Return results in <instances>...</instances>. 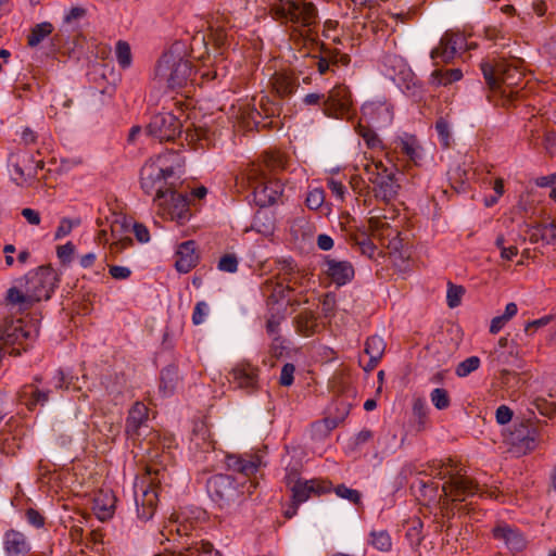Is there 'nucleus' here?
I'll use <instances>...</instances> for the list:
<instances>
[{"label": "nucleus", "mask_w": 556, "mask_h": 556, "mask_svg": "<svg viewBox=\"0 0 556 556\" xmlns=\"http://www.w3.org/2000/svg\"><path fill=\"white\" fill-rule=\"evenodd\" d=\"M86 15V10L80 7L72 8L63 17L64 24L74 25Z\"/></svg>", "instance_id": "nucleus-55"}, {"label": "nucleus", "mask_w": 556, "mask_h": 556, "mask_svg": "<svg viewBox=\"0 0 556 556\" xmlns=\"http://www.w3.org/2000/svg\"><path fill=\"white\" fill-rule=\"evenodd\" d=\"M271 85L280 98L289 97L295 92L299 87L298 77L291 73L278 72L271 77Z\"/></svg>", "instance_id": "nucleus-31"}, {"label": "nucleus", "mask_w": 556, "mask_h": 556, "mask_svg": "<svg viewBox=\"0 0 556 556\" xmlns=\"http://www.w3.org/2000/svg\"><path fill=\"white\" fill-rule=\"evenodd\" d=\"M75 253V245L72 242H67L63 245L58 247L56 254L61 263L68 264Z\"/></svg>", "instance_id": "nucleus-53"}, {"label": "nucleus", "mask_w": 556, "mask_h": 556, "mask_svg": "<svg viewBox=\"0 0 556 556\" xmlns=\"http://www.w3.org/2000/svg\"><path fill=\"white\" fill-rule=\"evenodd\" d=\"M295 323L298 330L304 336H309L313 333L316 326L315 318L311 312L299 314L295 318Z\"/></svg>", "instance_id": "nucleus-41"}, {"label": "nucleus", "mask_w": 556, "mask_h": 556, "mask_svg": "<svg viewBox=\"0 0 556 556\" xmlns=\"http://www.w3.org/2000/svg\"><path fill=\"white\" fill-rule=\"evenodd\" d=\"M493 535L496 540L503 541L513 554L520 553L527 546V541L522 533L508 525H500L495 527Z\"/></svg>", "instance_id": "nucleus-25"}, {"label": "nucleus", "mask_w": 556, "mask_h": 556, "mask_svg": "<svg viewBox=\"0 0 556 556\" xmlns=\"http://www.w3.org/2000/svg\"><path fill=\"white\" fill-rule=\"evenodd\" d=\"M396 149L401 151L414 163H417L421 159L420 147L416 137L405 136L396 142Z\"/></svg>", "instance_id": "nucleus-33"}, {"label": "nucleus", "mask_w": 556, "mask_h": 556, "mask_svg": "<svg viewBox=\"0 0 556 556\" xmlns=\"http://www.w3.org/2000/svg\"><path fill=\"white\" fill-rule=\"evenodd\" d=\"M543 230V243L554 244L556 243V224L554 222L542 225Z\"/></svg>", "instance_id": "nucleus-57"}, {"label": "nucleus", "mask_w": 556, "mask_h": 556, "mask_svg": "<svg viewBox=\"0 0 556 556\" xmlns=\"http://www.w3.org/2000/svg\"><path fill=\"white\" fill-rule=\"evenodd\" d=\"M369 538V544L380 552H389L392 547V540L387 530H372Z\"/></svg>", "instance_id": "nucleus-39"}, {"label": "nucleus", "mask_w": 556, "mask_h": 556, "mask_svg": "<svg viewBox=\"0 0 556 556\" xmlns=\"http://www.w3.org/2000/svg\"><path fill=\"white\" fill-rule=\"evenodd\" d=\"M357 132L365 140L369 148L374 149L380 147L381 141L371 128L359 124L357 127Z\"/></svg>", "instance_id": "nucleus-46"}, {"label": "nucleus", "mask_w": 556, "mask_h": 556, "mask_svg": "<svg viewBox=\"0 0 556 556\" xmlns=\"http://www.w3.org/2000/svg\"><path fill=\"white\" fill-rule=\"evenodd\" d=\"M326 274L338 286L348 283L354 277V268L348 261L325 260Z\"/></svg>", "instance_id": "nucleus-28"}, {"label": "nucleus", "mask_w": 556, "mask_h": 556, "mask_svg": "<svg viewBox=\"0 0 556 556\" xmlns=\"http://www.w3.org/2000/svg\"><path fill=\"white\" fill-rule=\"evenodd\" d=\"M465 293V289L462 286L453 283L448 285L446 301L451 308L457 307L460 304L462 296Z\"/></svg>", "instance_id": "nucleus-47"}, {"label": "nucleus", "mask_w": 556, "mask_h": 556, "mask_svg": "<svg viewBox=\"0 0 556 556\" xmlns=\"http://www.w3.org/2000/svg\"><path fill=\"white\" fill-rule=\"evenodd\" d=\"M178 381V370L175 366H167L161 371L160 390L164 395H168L174 391L176 382Z\"/></svg>", "instance_id": "nucleus-37"}, {"label": "nucleus", "mask_w": 556, "mask_h": 556, "mask_svg": "<svg viewBox=\"0 0 556 556\" xmlns=\"http://www.w3.org/2000/svg\"><path fill=\"white\" fill-rule=\"evenodd\" d=\"M353 110L352 96L344 85L334 86L324 101V113L329 117L350 118Z\"/></svg>", "instance_id": "nucleus-13"}, {"label": "nucleus", "mask_w": 556, "mask_h": 556, "mask_svg": "<svg viewBox=\"0 0 556 556\" xmlns=\"http://www.w3.org/2000/svg\"><path fill=\"white\" fill-rule=\"evenodd\" d=\"M217 267L225 273H236L238 270V258L235 254H225L220 257Z\"/></svg>", "instance_id": "nucleus-51"}, {"label": "nucleus", "mask_w": 556, "mask_h": 556, "mask_svg": "<svg viewBox=\"0 0 556 556\" xmlns=\"http://www.w3.org/2000/svg\"><path fill=\"white\" fill-rule=\"evenodd\" d=\"M465 45V36L460 33L446 31L442 36L439 46L432 49L430 58L432 60L440 59L444 63H448L454 59L457 52L463 50Z\"/></svg>", "instance_id": "nucleus-19"}, {"label": "nucleus", "mask_w": 556, "mask_h": 556, "mask_svg": "<svg viewBox=\"0 0 556 556\" xmlns=\"http://www.w3.org/2000/svg\"><path fill=\"white\" fill-rule=\"evenodd\" d=\"M41 381L40 377H35L34 382L24 386L18 391V401L29 410L36 409L37 406H43L50 400L51 390L40 389L37 383Z\"/></svg>", "instance_id": "nucleus-21"}, {"label": "nucleus", "mask_w": 556, "mask_h": 556, "mask_svg": "<svg viewBox=\"0 0 556 556\" xmlns=\"http://www.w3.org/2000/svg\"><path fill=\"white\" fill-rule=\"evenodd\" d=\"M201 41L204 43L205 47L212 45L214 51L217 54L222 55L223 50L228 42V35L223 28H212L207 37L205 35H202Z\"/></svg>", "instance_id": "nucleus-35"}, {"label": "nucleus", "mask_w": 556, "mask_h": 556, "mask_svg": "<svg viewBox=\"0 0 556 556\" xmlns=\"http://www.w3.org/2000/svg\"><path fill=\"white\" fill-rule=\"evenodd\" d=\"M180 121L170 112H161L153 115L144 128V134L162 141L174 140L181 132Z\"/></svg>", "instance_id": "nucleus-12"}, {"label": "nucleus", "mask_w": 556, "mask_h": 556, "mask_svg": "<svg viewBox=\"0 0 556 556\" xmlns=\"http://www.w3.org/2000/svg\"><path fill=\"white\" fill-rule=\"evenodd\" d=\"M225 464L237 476L215 475L208 479L206 488L211 498L222 509H231L256 488L254 476L261 466V458L257 455L229 454Z\"/></svg>", "instance_id": "nucleus-1"}, {"label": "nucleus", "mask_w": 556, "mask_h": 556, "mask_svg": "<svg viewBox=\"0 0 556 556\" xmlns=\"http://www.w3.org/2000/svg\"><path fill=\"white\" fill-rule=\"evenodd\" d=\"M291 8H271L270 13L274 20L285 26L293 38H309L315 26L319 22L316 5L306 0L293 2Z\"/></svg>", "instance_id": "nucleus-7"}, {"label": "nucleus", "mask_w": 556, "mask_h": 556, "mask_svg": "<svg viewBox=\"0 0 556 556\" xmlns=\"http://www.w3.org/2000/svg\"><path fill=\"white\" fill-rule=\"evenodd\" d=\"M306 205L309 210H318L325 202V192L323 189L315 188L306 197Z\"/></svg>", "instance_id": "nucleus-48"}, {"label": "nucleus", "mask_w": 556, "mask_h": 556, "mask_svg": "<svg viewBox=\"0 0 556 556\" xmlns=\"http://www.w3.org/2000/svg\"><path fill=\"white\" fill-rule=\"evenodd\" d=\"M26 520L29 525L41 528L45 525L43 516L34 508H28L25 513Z\"/></svg>", "instance_id": "nucleus-60"}, {"label": "nucleus", "mask_w": 556, "mask_h": 556, "mask_svg": "<svg viewBox=\"0 0 556 556\" xmlns=\"http://www.w3.org/2000/svg\"><path fill=\"white\" fill-rule=\"evenodd\" d=\"M430 400L435 408L442 410L446 409L450 406V395L448 392L443 388H435L430 393Z\"/></svg>", "instance_id": "nucleus-44"}, {"label": "nucleus", "mask_w": 556, "mask_h": 556, "mask_svg": "<svg viewBox=\"0 0 556 556\" xmlns=\"http://www.w3.org/2000/svg\"><path fill=\"white\" fill-rule=\"evenodd\" d=\"M349 241L359 248L363 255L374 258L377 247L372 243L366 232H353L349 235Z\"/></svg>", "instance_id": "nucleus-36"}, {"label": "nucleus", "mask_w": 556, "mask_h": 556, "mask_svg": "<svg viewBox=\"0 0 556 556\" xmlns=\"http://www.w3.org/2000/svg\"><path fill=\"white\" fill-rule=\"evenodd\" d=\"M58 278L51 266H40L15 281L5 295L8 305L18 311L29 309L41 300H49L56 286Z\"/></svg>", "instance_id": "nucleus-3"}, {"label": "nucleus", "mask_w": 556, "mask_h": 556, "mask_svg": "<svg viewBox=\"0 0 556 556\" xmlns=\"http://www.w3.org/2000/svg\"><path fill=\"white\" fill-rule=\"evenodd\" d=\"M328 188L331 191V193L340 201H343L344 193H345V187L341 181L330 179L328 181Z\"/></svg>", "instance_id": "nucleus-62"}, {"label": "nucleus", "mask_w": 556, "mask_h": 556, "mask_svg": "<svg viewBox=\"0 0 556 556\" xmlns=\"http://www.w3.org/2000/svg\"><path fill=\"white\" fill-rule=\"evenodd\" d=\"M435 129H437L439 136L441 137L442 141L444 142V144L447 146L448 138H450V129H448L447 122L444 121L443 118H440L435 123Z\"/></svg>", "instance_id": "nucleus-63"}, {"label": "nucleus", "mask_w": 556, "mask_h": 556, "mask_svg": "<svg viewBox=\"0 0 556 556\" xmlns=\"http://www.w3.org/2000/svg\"><path fill=\"white\" fill-rule=\"evenodd\" d=\"M194 74L192 62L188 59L186 45L174 42L156 63L154 81L170 90L185 88Z\"/></svg>", "instance_id": "nucleus-5"}, {"label": "nucleus", "mask_w": 556, "mask_h": 556, "mask_svg": "<svg viewBox=\"0 0 556 556\" xmlns=\"http://www.w3.org/2000/svg\"><path fill=\"white\" fill-rule=\"evenodd\" d=\"M53 31V25L49 22L37 24L28 36V46H38L46 37Z\"/></svg>", "instance_id": "nucleus-40"}, {"label": "nucleus", "mask_w": 556, "mask_h": 556, "mask_svg": "<svg viewBox=\"0 0 556 556\" xmlns=\"http://www.w3.org/2000/svg\"><path fill=\"white\" fill-rule=\"evenodd\" d=\"M258 106L260 110L249 103L240 106L238 117L245 127L251 128L252 125L258 126L263 116H275L280 110L278 104L270 101L266 96L261 97Z\"/></svg>", "instance_id": "nucleus-17"}, {"label": "nucleus", "mask_w": 556, "mask_h": 556, "mask_svg": "<svg viewBox=\"0 0 556 556\" xmlns=\"http://www.w3.org/2000/svg\"><path fill=\"white\" fill-rule=\"evenodd\" d=\"M248 179L253 188L255 203L261 207L276 204L283 194V186L279 180L267 179L258 168H252Z\"/></svg>", "instance_id": "nucleus-11"}, {"label": "nucleus", "mask_w": 556, "mask_h": 556, "mask_svg": "<svg viewBox=\"0 0 556 556\" xmlns=\"http://www.w3.org/2000/svg\"><path fill=\"white\" fill-rule=\"evenodd\" d=\"M184 165L179 152L168 150L146 162L140 172V185L144 193L153 195V202L164 203L172 182H168Z\"/></svg>", "instance_id": "nucleus-4"}, {"label": "nucleus", "mask_w": 556, "mask_h": 556, "mask_svg": "<svg viewBox=\"0 0 556 556\" xmlns=\"http://www.w3.org/2000/svg\"><path fill=\"white\" fill-rule=\"evenodd\" d=\"M428 413V406L424 399L417 397L413 403V414L419 420V424H424V419L426 418Z\"/></svg>", "instance_id": "nucleus-56"}, {"label": "nucleus", "mask_w": 556, "mask_h": 556, "mask_svg": "<svg viewBox=\"0 0 556 556\" xmlns=\"http://www.w3.org/2000/svg\"><path fill=\"white\" fill-rule=\"evenodd\" d=\"M480 366V358L478 356H470L460 362L455 372L458 377H467L471 372L476 371Z\"/></svg>", "instance_id": "nucleus-43"}, {"label": "nucleus", "mask_w": 556, "mask_h": 556, "mask_svg": "<svg viewBox=\"0 0 556 556\" xmlns=\"http://www.w3.org/2000/svg\"><path fill=\"white\" fill-rule=\"evenodd\" d=\"M544 147L547 153L554 154L556 150V131L547 130L544 136Z\"/></svg>", "instance_id": "nucleus-64"}, {"label": "nucleus", "mask_w": 556, "mask_h": 556, "mask_svg": "<svg viewBox=\"0 0 556 556\" xmlns=\"http://www.w3.org/2000/svg\"><path fill=\"white\" fill-rule=\"evenodd\" d=\"M109 274L116 280H125L130 277L131 270L125 266L111 265L109 266Z\"/></svg>", "instance_id": "nucleus-59"}, {"label": "nucleus", "mask_w": 556, "mask_h": 556, "mask_svg": "<svg viewBox=\"0 0 556 556\" xmlns=\"http://www.w3.org/2000/svg\"><path fill=\"white\" fill-rule=\"evenodd\" d=\"M228 381L236 389L251 394L258 389V368L248 362L238 363L229 371Z\"/></svg>", "instance_id": "nucleus-16"}, {"label": "nucleus", "mask_w": 556, "mask_h": 556, "mask_svg": "<svg viewBox=\"0 0 556 556\" xmlns=\"http://www.w3.org/2000/svg\"><path fill=\"white\" fill-rule=\"evenodd\" d=\"M191 442L203 452L214 450V442L210 439L208 430L204 425H201L193 431Z\"/></svg>", "instance_id": "nucleus-38"}, {"label": "nucleus", "mask_w": 556, "mask_h": 556, "mask_svg": "<svg viewBox=\"0 0 556 556\" xmlns=\"http://www.w3.org/2000/svg\"><path fill=\"white\" fill-rule=\"evenodd\" d=\"M157 483V478L152 477L150 471L135 483L137 517L141 521L150 520L156 510L159 502Z\"/></svg>", "instance_id": "nucleus-10"}, {"label": "nucleus", "mask_w": 556, "mask_h": 556, "mask_svg": "<svg viewBox=\"0 0 556 556\" xmlns=\"http://www.w3.org/2000/svg\"><path fill=\"white\" fill-rule=\"evenodd\" d=\"M37 336V326L22 318L5 320L0 327V339L9 345V354L14 356L21 355L22 351H27Z\"/></svg>", "instance_id": "nucleus-9"}, {"label": "nucleus", "mask_w": 556, "mask_h": 556, "mask_svg": "<svg viewBox=\"0 0 556 556\" xmlns=\"http://www.w3.org/2000/svg\"><path fill=\"white\" fill-rule=\"evenodd\" d=\"M295 371V367L291 363H287L282 366L281 372H280V379L279 382L283 387H289L293 383V375Z\"/></svg>", "instance_id": "nucleus-54"}, {"label": "nucleus", "mask_w": 556, "mask_h": 556, "mask_svg": "<svg viewBox=\"0 0 556 556\" xmlns=\"http://www.w3.org/2000/svg\"><path fill=\"white\" fill-rule=\"evenodd\" d=\"M116 59L121 67L127 68L131 64V51L128 42L119 40L116 43Z\"/></svg>", "instance_id": "nucleus-42"}, {"label": "nucleus", "mask_w": 556, "mask_h": 556, "mask_svg": "<svg viewBox=\"0 0 556 556\" xmlns=\"http://www.w3.org/2000/svg\"><path fill=\"white\" fill-rule=\"evenodd\" d=\"M495 418L500 425H506L513 418V410L506 405H501L496 409Z\"/></svg>", "instance_id": "nucleus-61"}, {"label": "nucleus", "mask_w": 556, "mask_h": 556, "mask_svg": "<svg viewBox=\"0 0 556 556\" xmlns=\"http://www.w3.org/2000/svg\"><path fill=\"white\" fill-rule=\"evenodd\" d=\"M192 530L191 523H184L176 519H170L160 531V543L164 541L180 544V548L170 553L157 554L154 556H222L218 551L213 548V545L204 541H192L184 543L181 540L189 535Z\"/></svg>", "instance_id": "nucleus-8"}, {"label": "nucleus", "mask_w": 556, "mask_h": 556, "mask_svg": "<svg viewBox=\"0 0 556 556\" xmlns=\"http://www.w3.org/2000/svg\"><path fill=\"white\" fill-rule=\"evenodd\" d=\"M521 63L519 59L510 61L501 59L494 63L489 61L481 63L483 77L491 90L488 96L490 102L504 108L516 105L522 90V88H518L523 80Z\"/></svg>", "instance_id": "nucleus-2"}, {"label": "nucleus", "mask_w": 556, "mask_h": 556, "mask_svg": "<svg viewBox=\"0 0 556 556\" xmlns=\"http://www.w3.org/2000/svg\"><path fill=\"white\" fill-rule=\"evenodd\" d=\"M148 417V407L141 402H136L129 409L128 417L126 419L125 431L127 437L130 439H137L140 437L141 429L147 427Z\"/></svg>", "instance_id": "nucleus-26"}, {"label": "nucleus", "mask_w": 556, "mask_h": 556, "mask_svg": "<svg viewBox=\"0 0 556 556\" xmlns=\"http://www.w3.org/2000/svg\"><path fill=\"white\" fill-rule=\"evenodd\" d=\"M9 164L12 166V178L17 185L24 184L28 177L35 175L33 161L25 153L10 154Z\"/></svg>", "instance_id": "nucleus-29"}, {"label": "nucleus", "mask_w": 556, "mask_h": 556, "mask_svg": "<svg viewBox=\"0 0 556 556\" xmlns=\"http://www.w3.org/2000/svg\"><path fill=\"white\" fill-rule=\"evenodd\" d=\"M130 227H132V231L135 233V237H136V239L140 243L149 242V240H150V232H149L148 228L143 224H140V223L131 224L130 223Z\"/></svg>", "instance_id": "nucleus-58"}, {"label": "nucleus", "mask_w": 556, "mask_h": 556, "mask_svg": "<svg viewBox=\"0 0 556 556\" xmlns=\"http://www.w3.org/2000/svg\"><path fill=\"white\" fill-rule=\"evenodd\" d=\"M433 471L441 480H445L442 492L445 500L464 502L468 496L480 494V496H493V491H482L480 484L472 478L462 473V469L448 459L447 462L435 460L432 464Z\"/></svg>", "instance_id": "nucleus-6"}, {"label": "nucleus", "mask_w": 556, "mask_h": 556, "mask_svg": "<svg viewBox=\"0 0 556 556\" xmlns=\"http://www.w3.org/2000/svg\"><path fill=\"white\" fill-rule=\"evenodd\" d=\"M94 510L100 520H106L111 518L114 514V498H111V504H101V498L97 497L94 500Z\"/></svg>", "instance_id": "nucleus-50"}, {"label": "nucleus", "mask_w": 556, "mask_h": 556, "mask_svg": "<svg viewBox=\"0 0 556 556\" xmlns=\"http://www.w3.org/2000/svg\"><path fill=\"white\" fill-rule=\"evenodd\" d=\"M210 314V306L205 301H199L192 313V323L195 326L203 324Z\"/></svg>", "instance_id": "nucleus-49"}, {"label": "nucleus", "mask_w": 556, "mask_h": 556, "mask_svg": "<svg viewBox=\"0 0 556 556\" xmlns=\"http://www.w3.org/2000/svg\"><path fill=\"white\" fill-rule=\"evenodd\" d=\"M130 228V220L125 216L117 217L111 225L112 237L116 239L111 244V251L113 253H119L123 250L129 248L132 244V240L129 237H123L122 235L128 232Z\"/></svg>", "instance_id": "nucleus-30"}, {"label": "nucleus", "mask_w": 556, "mask_h": 556, "mask_svg": "<svg viewBox=\"0 0 556 556\" xmlns=\"http://www.w3.org/2000/svg\"><path fill=\"white\" fill-rule=\"evenodd\" d=\"M334 493L344 500H348L349 502L353 504H359L362 495L357 490L348 488L345 484H339L334 488Z\"/></svg>", "instance_id": "nucleus-45"}, {"label": "nucleus", "mask_w": 556, "mask_h": 556, "mask_svg": "<svg viewBox=\"0 0 556 556\" xmlns=\"http://www.w3.org/2000/svg\"><path fill=\"white\" fill-rule=\"evenodd\" d=\"M287 485L292 492V501L295 505L306 502L313 494L320 495L330 492L331 482L320 479L302 480L291 476L287 478Z\"/></svg>", "instance_id": "nucleus-14"}, {"label": "nucleus", "mask_w": 556, "mask_h": 556, "mask_svg": "<svg viewBox=\"0 0 556 556\" xmlns=\"http://www.w3.org/2000/svg\"><path fill=\"white\" fill-rule=\"evenodd\" d=\"M509 441L518 452L527 454L535 448L538 443V431L535 428L520 424L510 433Z\"/></svg>", "instance_id": "nucleus-24"}, {"label": "nucleus", "mask_w": 556, "mask_h": 556, "mask_svg": "<svg viewBox=\"0 0 556 556\" xmlns=\"http://www.w3.org/2000/svg\"><path fill=\"white\" fill-rule=\"evenodd\" d=\"M199 255L195 249V242L192 240L185 241L178 245L176 251L175 267L181 274L189 273L197 266Z\"/></svg>", "instance_id": "nucleus-27"}, {"label": "nucleus", "mask_w": 556, "mask_h": 556, "mask_svg": "<svg viewBox=\"0 0 556 556\" xmlns=\"http://www.w3.org/2000/svg\"><path fill=\"white\" fill-rule=\"evenodd\" d=\"M362 112L376 127H387L393 121V106L383 101L367 102L362 106Z\"/></svg>", "instance_id": "nucleus-23"}, {"label": "nucleus", "mask_w": 556, "mask_h": 556, "mask_svg": "<svg viewBox=\"0 0 556 556\" xmlns=\"http://www.w3.org/2000/svg\"><path fill=\"white\" fill-rule=\"evenodd\" d=\"M463 73L459 68L435 70L430 76V83L433 86H447L460 80Z\"/></svg>", "instance_id": "nucleus-34"}, {"label": "nucleus", "mask_w": 556, "mask_h": 556, "mask_svg": "<svg viewBox=\"0 0 556 556\" xmlns=\"http://www.w3.org/2000/svg\"><path fill=\"white\" fill-rule=\"evenodd\" d=\"M370 182L375 186V198L386 203L394 200L400 189L394 173L388 168H383V172H377L375 177H370Z\"/></svg>", "instance_id": "nucleus-20"}, {"label": "nucleus", "mask_w": 556, "mask_h": 556, "mask_svg": "<svg viewBox=\"0 0 556 556\" xmlns=\"http://www.w3.org/2000/svg\"><path fill=\"white\" fill-rule=\"evenodd\" d=\"M2 545L7 556H27L31 551L28 538L15 529L4 532Z\"/></svg>", "instance_id": "nucleus-22"}, {"label": "nucleus", "mask_w": 556, "mask_h": 556, "mask_svg": "<svg viewBox=\"0 0 556 556\" xmlns=\"http://www.w3.org/2000/svg\"><path fill=\"white\" fill-rule=\"evenodd\" d=\"M79 225V220H72L70 218H62L54 233V239L60 240L70 235L75 226Z\"/></svg>", "instance_id": "nucleus-52"}, {"label": "nucleus", "mask_w": 556, "mask_h": 556, "mask_svg": "<svg viewBox=\"0 0 556 556\" xmlns=\"http://www.w3.org/2000/svg\"><path fill=\"white\" fill-rule=\"evenodd\" d=\"M282 281L274 286L268 302L277 303L288 298L289 292L294 290V286L302 285L303 275L295 271L292 261L285 260L281 262Z\"/></svg>", "instance_id": "nucleus-18"}, {"label": "nucleus", "mask_w": 556, "mask_h": 556, "mask_svg": "<svg viewBox=\"0 0 556 556\" xmlns=\"http://www.w3.org/2000/svg\"><path fill=\"white\" fill-rule=\"evenodd\" d=\"M164 203L155 201L160 212L164 216L176 220L178 224H185L190 217L189 202L187 195L176 192L173 189L168 190V197L162 198Z\"/></svg>", "instance_id": "nucleus-15"}, {"label": "nucleus", "mask_w": 556, "mask_h": 556, "mask_svg": "<svg viewBox=\"0 0 556 556\" xmlns=\"http://www.w3.org/2000/svg\"><path fill=\"white\" fill-rule=\"evenodd\" d=\"M386 349V343L382 338L378 336H371L365 343V353L369 356V363L367 369H372L377 366L381 359Z\"/></svg>", "instance_id": "nucleus-32"}]
</instances>
